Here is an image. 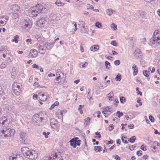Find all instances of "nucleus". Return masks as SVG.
<instances>
[{"label":"nucleus","mask_w":160,"mask_h":160,"mask_svg":"<svg viewBox=\"0 0 160 160\" xmlns=\"http://www.w3.org/2000/svg\"><path fill=\"white\" fill-rule=\"evenodd\" d=\"M120 101L121 103H123L126 102V99L124 97H122L120 98Z\"/></svg>","instance_id":"obj_46"},{"label":"nucleus","mask_w":160,"mask_h":160,"mask_svg":"<svg viewBox=\"0 0 160 160\" xmlns=\"http://www.w3.org/2000/svg\"><path fill=\"white\" fill-rule=\"evenodd\" d=\"M104 109L106 112L108 111L110 112L109 110L110 108L108 107H105Z\"/></svg>","instance_id":"obj_64"},{"label":"nucleus","mask_w":160,"mask_h":160,"mask_svg":"<svg viewBox=\"0 0 160 160\" xmlns=\"http://www.w3.org/2000/svg\"><path fill=\"white\" fill-rule=\"evenodd\" d=\"M121 74H118L115 78V79L117 81H120L121 80Z\"/></svg>","instance_id":"obj_40"},{"label":"nucleus","mask_w":160,"mask_h":160,"mask_svg":"<svg viewBox=\"0 0 160 160\" xmlns=\"http://www.w3.org/2000/svg\"><path fill=\"white\" fill-rule=\"evenodd\" d=\"M20 8L17 5H13L12 8V10L14 12L12 14V17L15 18V20L16 21H18V13L20 12Z\"/></svg>","instance_id":"obj_9"},{"label":"nucleus","mask_w":160,"mask_h":160,"mask_svg":"<svg viewBox=\"0 0 160 160\" xmlns=\"http://www.w3.org/2000/svg\"><path fill=\"white\" fill-rule=\"evenodd\" d=\"M91 119V118L89 117H88L85 119V122L84 124V126L86 127L89 125L90 123V120Z\"/></svg>","instance_id":"obj_28"},{"label":"nucleus","mask_w":160,"mask_h":160,"mask_svg":"<svg viewBox=\"0 0 160 160\" xmlns=\"http://www.w3.org/2000/svg\"><path fill=\"white\" fill-rule=\"evenodd\" d=\"M113 157L117 160H120V158L119 156L117 155H115L113 156Z\"/></svg>","instance_id":"obj_53"},{"label":"nucleus","mask_w":160,"mask_h":160,"mask_svg":"<svg viewBox=\"0 0 160 160\" xmlns=\"http://www.w3.org/2000/svg\"><path fill=\"white\" fill-rule=\"evenodd\" d=\"M143 151H146L147 150L146 147L144 145H142L140 148Z\"/></svg>","instance_id":"obj_51"},{"label":"nucleus","mask_w":160,"mask_h":160,"mask_svg":"<svg viewBox=\"0 0 160 160\" xmlns=\"http://www.w3.org/2000/svg\"><path fill=\"white\" fill-rule=\"evenodd\" d=\"M44 118L42 117V114L37 113L35 114L32 117L33 122L38 126L44 124Z\"/></svg>","instance_id":"obj_4"},{"label":"nucleus","mask_w":160,"mask_h":160,"mask_svg":"<svg viewBox=\"0 0 160 160\" xmlns=\"http://www.w3.org/2000/svg\"><path fill=\"white\" fill-rule=\"evenodd\" d=\"M33 85L37 88L39 86V84L38 83L36 82L34 83Z\"/></svg>","instance_id":"obj_58"},{"label":"nucleus","mask_w":160,"mask_h":160,"mask_svg":"<svg viewBox=\"0 0 160 160\" xmlns=\"http://www.w3.org/2000/svg\"><path fill=\"white\" fill-rule=\"evenodd\" d=\"M106 12L107 15H108L109 16H110L112 14V10L111 8L108 9L106 10Z\"/></svg>","instance_id":"obj_31"},{"label":"nucleus","mask_w":160,"mask_h":160,"mask_svg":"<svg viewBox=\"0 0 160 160\" xmlns=\"http://www.w3.org/2000/svg\"><path fill=\"white\" fill-rule=\"evenodd\" d=\"M12 122V119L9 117H2L0 118V126L2 125H6Z\"/></svg>","instance_id":"obj_13"},{"label":"nucleus","mask_w":160,"mask_h":160,"mask_svg":"<svg viewBox=\"0 0 160 160\" xmlns=\"http://www.w3.org/2000/svg\"><path fill=\"white\" fill-rule=\"evenodd\" d=\"M114 96V94L112 92H111L109 93L107 95V97L108 98L109 100L110 101H111L113 100Z\"/></svg>","instance_id":"obj_27"},{"label":"nucleus","mask_w":160,"mask_h":160,"mask_svg":"<svg viewBox=\"0 0 160 160\" xmlns=\"http://www.w3.org/2000/svg\"><path fill=\"white\" fill-rule=\"evenodd\" d=\"M52 158H53V159H55L57 158V160H63V159H62L59 158H58L57 157V154L56 153H55L54 154V155H53Z\"/></svg>","instance_id":"obj_48"},{"label":"nucleus","mask_w":160,"mask_h":160,"mask_svg":"<svg viewBox=\"0 0 160 160\" xmlns=\"http://www.w3.org/2000/svg\"><path fill=\"white\" fill-rule=\"evenodd\" d=\"M144 75L146 77H148L149 76V72H147L146 70H144L143 72Z\"/></svg>","instance_id":"obj_44"},{"label":"nucleus","mask_w":160,"mask_h":160,"mask_svg":"<svg viewBox=\"0 0 160 160\" xmlns=\"http://www.w3.org/2000/svg\"><path fill=\"white\" fill-rule=\"evenodd\" d=\"M79 25L82 28H81V32L83 33H88V31L85 28V25L86 23L85 22L79 20Z\"/></svg>","instance_id":"obj_15"},{"label":"nucleus","mask_w":160,"mask_h":160,"mask_svg":"<svg viewBox=\"0 0 160 160\" xmlns=\"http://www.w3.org/2000/svg\"><path fill=\"white\" fill-rule=\"evenodd\" d=\"M48 9L49 8L47 5L38 4L29 8L28 14L31 17H36L38 14L47 13Z\"/></svg>","instance_id":"obj_2"},{"label":"nucleus","mask_w":160,"mask_h":160,"mask_svg":"<svg viewBox=\"0 0 160 160\" xmlns=\"http://www.w3.org/2000/svg\"><path fill=\"white\" fill-rule=\"evenodd\" d=\"M49 20L51 21L52 23H56L58 20V18L55 14H52L49 17Z\"/></svg>","instance_id":"obj_19"},{"label":"nucleus","mask_w":160,"mask_h":160,"mask_svg":"<svg viewBox=\"0 0 160 160\" xmlns=\"http://www.w3.org/2000/svg\"><path fill=\"white\" fill-rule=\"evenodd\" d=\"M22 152L23 154L27 158L29 159V156L31 154V150H30L28 147H23L21 148Z\"/></svg>","instance_id":"obj_11"},{"label":"nucleus","mask_w":160,"mask_h":160,"mask_svg":"<svg viewBox=\"0 0 160 160\" xmlns=\"http://www.w3.org/2000/svg\"><path fill=\"white\" fill-rule=\"evenodd\" d=\"M35 38L38 42L37 45V48L38 50L40 53L44 54L47 50L52 48V45L49 43L44 42L43 37L41 34H36L35 35Z\"/></svg>","instance_id":"obj_1"},{"label":"nucleus","mask_w":160,"mask_h":160,"mask_svg":"<svg viewBox=\"0 0 160 160\" xmlns=\"http://www.w3.org/2000/svg\"><path fill=\"white\" fill-rule=\"evenodd\" d=\"M99 49V46L98 45H94L92 46L90 48L91 51H96Z\"/></svg>","instance_id":"obj_26"},{"label":"nucleus","mask_w":160,"mask_h":160,"mask_svg":"<svg viewBox=\"0 0 160 160\" xmlns=\"http://www.w3.org/2000/svg\"><path fill=\"white\" fill-rule=\"evenodd\" d=\"M136 137L135 136H133L128 141L131 143H133L135 142V140H136Z\"/></svg>","instance_id":"obj_36"},{"label":"nucleus","mask_w":160,"mask_h":160,"mask_svg":"<svg viewBox=\"0 0 160 160\" xmlns=\"http://www.w3.org/2000/svg\"><path fill=\"white\" fill-rule=\"evenodd\" d=\"M95 150L96 152H100L102 150V148L100 146H96L94 147Z\"/></svg>","instance_id":"obj_32"},{"label":"nucleus","mask_w":160,"mask_h":160,"mask_svg":"<svg viewBox=\"0 0 160 160\" xmlns=\"http://www.w3.org/2000/svg\"><path fill=\"white\" fill-rule=\"evenodd\" d=\"M7 65V62H2L0 65V68L2 69L4 68H5Z\"/></svg>","instance_id":"obj_37"},{"label":"nucleus","mask_w":160,"mask_h":160,"mask_svg":"<svg viewBox=\"0 0 160 160\" xmlns=\"http://www.w3.org/2000/svg\"><path fill=\"white\" fill-rule=\"evenodd\" d=\"M52 158L46 157L43 158L41 160H51Z\"/></svg>","instance_id":"obj_55"},{"label":"nucleus","mask_w":160,"mask_h":160,"mask_svg":"<svg viewBox=\"0 0 160 160\" xmlns=\"http://www.w3.org/2000/svg\"><path fill=\"white\" fill-rule=\"evenodd\" d=\"M135 115H133V116L132 117H130L128 115H126L125 116L126 118H127V120H128V118L130 120H131L133 118H134L135 117Z\"/></svg>","instance_id":"obj_52"},{"label":"nucleus","mask_w":160,"mask_h":160,"mask_svg":"<svg viewBox=\"0 0 160 160\" xmlns=\"http://www.w3.org/2000/svg\"><path fill=\"white\" fill-rule=\"evenodd\" d=\"M140 15L142 18H146V12L144 11H141L140 12Z\"/></svg>","instance_id":"obj_34"},{"label":"nucleus","mask_w":160,"mask_h":160,"mask_svg":"<svg viewBox=\"0 0 160 160\" xmlns=\"http://www.w3.org/2000/svg\"><path fill=\"white\" fill-rule=\"evenodd\" d=\"M76 139L73 138L70 141L71 145L74 148L76 147L77 145L78 146H79L80 145V143H77V142L75 141V140Z\"/></svg>","instance_id":"obj_23"},{"label":"nucleus","mask_w":160,"mask_h":160,"mask_svg":"<svg viewBox=\"0 0 160 160\" xmlns=\"http://www.w3.org/2000/svg\"><path fill=\"white\" fill-rule=\"evenodd\" d=\"M22 85L17 82H14L12 84V88L14 93L17 95L18 96L21 93Z\"/></svg>","instance_id":"obj_8"},{"label":"nucleus","mask_w":160,"mask_h":160,"mask_svg":"<svg viewBox=\"0 0 160 160\" xmlns=\"http://www.w3.org/2000/svg\"><path fill=\"white\" fill-rule=\"evenodd\" d=\"M51 120L50 124L52 128H56L58 126V123L57 121L55 119H52Z\"/></svg>","instance_id":"obj_22"},{"label":"nucleus","mask_w":160,"mask_h":160,"mask_svg":"<svg viewBox=\"0 0 160 160\" xmlns=\"http://www.w3.org/2000/svg\"><path fill=\"white\" fill-rule=\"evenodd\" d=\"M134 54L136 57H139L142 55V53L139 49H137L135 50Z\"/></svg>","instance_id":"obj_25"},{"label":"nucleus","mask_w":160,"mask_h":160,"mask_svg":"<svg viewBox=\"0 0 160 160\" xmlns=\"http://www.w3.org/2000/svg\"><path fill=\"white\" fill-rule=\"evenodd\" d=\"M150 145L153 148L152 150L153 152H155L160 149V144L157 141L151 142L149 143Z\"/></svg>","instance_id":"obj_12"},{"label":"nucleus","mask_w":160,"mask_h":160,"mask_svg":"<svg viewBox=\"0 0 160 160\" xmlns=\"http://www.w3.org/2000/svg\"><path fill=\"white\" fill-rule=\"evenodd\" d=\"M118 103L119 102L118 100L117 99H116L114 101V104L116 105V106H117Z\"/></svg>","instance_id":"obj_61"},{"label":"nucleus","mask_w":160,"mask_h":160,"mask_svg":"<svg viewBox=\"0 0 160 160\" xmlns=\"http://www.w3.org/2000/svg\"><path fill=\"white\" fill-rule=\"evenodd\" d=\"M95 26L98 28H100L102 27V25L101 23L99 22H97L95 23Z\"/></svg>","instance_id":"obj_39"},{"label":"nucleus","mask_w":160,"mask_h":160,"mask_svg":"<svg viewBox=\"0 0 160 160\" xmlns=\"http://www.w3.org/2000/svg\"><path fill=\"white\" fill-rule=\"evenodd\" d=\"M60 73H61L62 75V78L60 81L58 82L59 83H60V82H64L66 81V75H64L63 73L62 72H60Z\"/></svg>","instance_id":"obj_29"},{"label":"nucleus","mask_w":160,"mask_h":160,"mask_svg":"<svg viewBox=\"0 0 160 160\" xmlns=\"http://www.w3.org/2000/svg\"><path fill=\"white\" fill-rule=\"evenodd\" d=\"M117 114H118V117L119 118H120L121 116L123 115V113L122 112H120L119 111H117Z\"/></svg>","instance_id":"obj_47"},{"label":"nucleus","mask_w":160,"mask_h":160,"mask_svg":"<svg viewBox=\"0 0 160 160\" xmlns=\"http://www.w3.org/2000/svg\"><path fill=\"white\" fill-rule=\"evenodd\" d=\"M111 28L114 30H116L117 29V26L114 23H112L111 26Z\"/></svg>","instance_id":"obj_42"},{"label":"nucleus","mask_w":160,"mask_h":160,"mask_svg":"<svg viewBox=\"0 0 160 160\" xmlns=\"http://www.w3.org/2000/svg\"><path fill=\"white\" fill-rule=\"evenodd\" d=\"M38 96L39 99L43 101H46L48 98L46 94H45L42 93H39L38 94Z\"/></svg>","instance_id":"obj_20"},{"label":"nucleus","mask_w":160,"mask_h":160,"mask_svg":"<svg viewBox=\"0 0 160 160\" xmlns=\"http://www.w3.org/2000/svg\"><path fill=\"white\" fill-rule=\"evenodd\" d=\"M126 138V137H122V140L123 143L127 144L128 143V142L126 139H125Z\"/></svg>","instance_id":"obj_50"},{"label":"nucleus","mask_w":160,"mask_h":160,"mask_svg":"<svg viewBox=\"0 0 160 160\" xmlns=\"http://www.w3.org/2000/svg\"><path fill=\"white\" fill-rule=\"evenodd\" d=\"M5 109L8 110L7 112L8 111H10L12 110V108L11 107L8 105L5 107Z\"/></svg>","instance_id":"obj_49"},{"label":"nucleus","mask_w":160,"mask_h":160,"mask_svg":"<svg viewBox=\"0 0 160 160\" xmlns=\"http://www.w3.org/2000/svg\"><path fill=\"white\" fill-rule=\"evenodd\" d=\"M20 136V141L22 144L27 143L28 140V136L27 133L24 132H21L19 133Z\"/></svg>","instance_id":"obj_10"},{"label":"nucleus","mask_w":160,"mask_h":160,"mask_svg":"<svg viewBox=\"0 0 160 160\" xmlns=\"http://www.w3.org/2000/svg\"><path fill=\"white\" fill-rule=\"evenodd\" d=\"M20 24L22 28L29 29L32 26V22L31 20L28 18L23 19L21 21Z\"/></svg>","instance_id":"obj_6"},{"label":"nucleus","mask_w":160,"mask_h":160,"mask_svg":"<svg viewBox=\"0 0 160 160\" xmlns=\"http://www.w3.org/2000/svg\"><path fill=\"white\" fill-rule=\"evenodd\" d=\"M3 56L5 58L8 62H11L13 61V58L10 52L8 50L7 47H5L3 48Z\"/></svg>","instance_id":"obj_7"},{"label":"nucleus","mask_w":160,"mask_h":160,"mask_svg":"<svg viewBox=\"0 0 160 160\" xmlns=\"http://www.w3.org/2000/svg\"><path fill=\"white\" fill-rule=\"evenodd\" d=\"M114 63L116 65H119L120 64V61L119 60H116L114 62Z\"/></svg>","instance_id":"obj_56"},{"label":"nucleus","mask_w":160,"mask_h":160,"mask_svg":"<svg viewBox=\"0 0 160 160\" xmlns=\"http://www.w3.org/2000/svg\"><path fill=\"white\" fill-rule=\"evenodd\" d=\"M50 134V132H43L42 133V134L44 136V137L47 138L48 137V135Z\"/></svg>","instance_id":"obj_38"},{"label":"nucleus","mask_w":160,"mask_h":160,"mask_svg":"<svg viewBox=\"0 0 160 160\" xmlns=\"http://www.w3.org/2000/svg\"><path fill=\"white\" fill-rule=\"evenodd\" d=\"M9 160H22V158L19 155H12L10 157Z\"/></svg>","instance_id":"obj_21"},{"label":"nucleus","mask_w":160,"mask_h":160,"mask_svg":"<svg viewBox=\"0 0 160 160\" xmlns=\"http://www.w3.org/2000/svg\"><path fill=\"white\" fill-rule=\"evenodd\" d=\"M5 89L0 87V96H2L5 95Z\"/></svg>","instance_id":"obj_33"},{"label":"nucleus","mask_w":160,"mask_h":160,"mask_svg":"<svg viewBox=\"0 0 160 160\" xmlns=\"http://www.w3.org/2000/svg\"><path fill=\"white\" fill-rule=\"evenodd\" d=\"M55 4L58 6H61L63 4V3L59 0H57Z\"/></svg>","instance_id":"obj_41"},{"label":"nucleus","mask_w":160,"mask_h":160,"mask_svg":"<svg viewBox=\"0 0 160 160\" xmlns=\"http://www.w3.org/2000/svg\"><path fill=\"white\" fill-rule=\"evenodd\" d=\"M149 119L151 121L153 122H154L155 119L152 116V115H150L149 117Z\"/></svg>","instance_id":"obj_54"},{"label":"nucleus","mask_w":160,"mask_h":160,"mask_svg":"<svg viewBox=\"0 0 160 160\" xmlns=\"http://www.w3.org/2000/svg\"><path fill=\"white\" fill-rule=\"evenodd\" d=\"M17 74V72L15 71H12L11 73V76L12 78L16 77Z\"/></svg>","instance_id":"obj_45"},{"label":"nucleus","mask_w":160,"mask_h":160,"mask_svg":"<svg viewBox=\"0 0 160 160\" xmlns=\"http://www.w3.org/2000/svg\"><path fill=\"white\" fill-rule=\"evenodd\" d=\"M141 99L140 98H138L137 100V102L138 103H139V106H141L142 105V103L140 102Z\"/></svg>","instance_id":"obj_60"},{"label":"nucleus","mask_w":160,"mask_h":160,"mask_svg":"<svg viewBox=\"0 0 160 160\" xmlns=\"http://www.w3.org/2000/svg\"><path fill=\"white\" fill-rule=\"evenodd\" d=\"M105 65L107 69H109L111 67V64L109 62L106 61L105 62Z\"/></svg>","instance_id":"obj_35"},{"label":"nucleus","mask_w":160,"mask_h":160,"mask_svg":"<svg viewBox=\"0 0 160 160\" xmlns=\"http://www.w3.org/2000/svg\"><path fill=\"white\" fill-rule=\"evenodd\" d=\"M95 134L96 135H98V137L99 138H101V135L100 134V132H96L95 133Z\"/></svg>","instance_id":"obj_63"},{"label":"nucleus","mask_w":160,"mask_h":160,"mask_svg":"<svg viewBox=\"0 0 160 160\" xmlns=\"http://www.w3.org/2000/svg\"><path fill=\"white\" fill-rule=\"evenodd\" d=\"M111 44L114 46H117V43L116 41H112L111 42Z\"/></svg>","instance_id":"obj_57"},{"label":"nucleus","mask_w":160,"mask_h":160,"mask_svg":"<svg viewBox=\"0 0 160 160\" xmlns=\"http://www.w3.org/2000/svg\"><path fill=\"white\" fill-rule=\"evenodd\" d=\"M47 19V17H44L42 18L38 21V26L41 27H43L44 24Z\"/></svg>","instance_id":"obj_18"},{"label":"nucleus","mask_w":160,"mask_h":160,"mask_svg":"<svg viewBox=\"0 0 160 160\" xmlns=\"http://www.w3.org/2000/svg\"><path fill=\"white\" fill-rule=\"evenodd\" d=\"M31 154L29 156V159L31 160L36 159L38 157V152L37 150L31 149Z\"/></svg>","instance_id":"obj_16"},{"label":"nucleus","mask_w":160,"mask_h":160,"mask_svg":"<svg viewBox=\"0 0 160 160\" xmlns=\"http://www.w3.org/2000/svg\"><path fill=\"white\" fill-rule=\"evenodd\" d=\"M9 18V16L7 15L0 17V26H3L6 24Z\"/></svg>","instance_id":"obj_14"},{"label":"nucleus","mask_w":160,"mask_h":160,"mask_svg":"<svg viewBox=\"0 0 160 160\" xmlns=\"http://www.w3.org/2000/svg\"><path fill=\"white\" fill-rule=\"evenodd\" d=\"M38 54L37 51L35 49H32L29 53V57L35 58L36 57Z\"/></svg>","instance_id":"obj_17"},{"label":"nucleus","mask_w":160,"mask_h":160,"mask_svg":"<svg viewBox=\"0 0 160 160\" xmlns=\"http://www.w3.org/2000/svg\"><path fill=\"white\" fill-rule=\"evenodd\" d=\"M15 133V130L13 129L6 128L2 130L0 132V136L2 137H9L13 136Z\"/></svg>","instance_id":"obj_3"},{"label":"nucleus","mask_w":160,"mask_h":160,"mask_svg":"<svg viewBox=\"0 0 160 160\" xmlns=\"http://www.w3.org/2000/svg\"><path fill=\"white\" fill-rule=\"evenodd\" d=\"M19 38V37L18 35H16L13 38L12 41V42H15L16 43H17L18 42V39Z\"/></svg>","instance_id":"obj_30"},{"label":"nucleus","mask_w":160,"mask_h":160,"mask_svg":"<svg viewBox=\"0 0 160 160\" xmlns=\"http://www.w3.org/2000/svg\"><path fill=\"white\" fill-rule=\"evenodd\" d=\"M132 69L133 71V74L134 76H136L138 72V68L136 65L133 64L132 66Z\"/></svg>","instance_id":"obj_24"},{"label":"nucleus","mask_w":160,"mask_h":160,"mask_svg":"<svg viewBox=\"0 0 160 160\" xmlns=\"http://www.w3.org/2000/svg\"><path fill=\"white\" fill-rule=\"evenodd\" d=\"M135 146L134 145H129L128 147H127L130 150H133L134 149Z\"/></svg>","instance_id":"obj_43"},{"label":"nucleus","mask_w":160,"mask_h":160,"mask_svg":"<svg viewBox=\"0 0 160 160\" xmlns=\"http://www.w3.org/2000/svg\"><path fill=\"white\" fill-rule=\"evenodd\" d=\"M151 43L153 44H160V32L156 30L154 32Z\"/></svg>","instance_id":"obj_5"},{"label":"nucleus","mask_w":160,"mask_h":160,"mask_svg":"<svg viewBox=\"0 0 160 160\" xmlns=\"http://www.w3.org/2000/svg\"><path fill=\"white\" fill-rule=\"evenodd\" d=\"M86 63V62H85V63L84 64H83L82 63H81L80 64V67L81 68H85L86 66L85 63Z\"/></svg>","instance_id":"obj_59"},{"label":"nucleus","mask_w":160,"mask_h":160,"mask_svg":"<svg viewBox=\"0 0 160 160\" xmlns=\"http://www.w3.org/2000/svg\"><path fill=\"white\" fill-rule=\"evenodd\" d=\"M137 153L138 156H140L142 155V152L141 150H139L137 152Z\"/></svg>","instance_id":"obj_62"}]
</instances>
